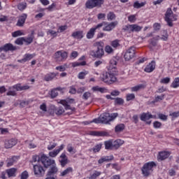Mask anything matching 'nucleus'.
Segmentation results:
<instances>
[{
	"mask_svg": "<svg viewBox=\"0 0 179 179\" xmlns=\"http://www.w3.org/2000/svg\"><path fill=\"white\" fill-rule=\"evenodd\" d=\"M117 61L111 59L109 65V72H105L102 74L101 78L103 82L108 85H113L117 80Z\"/></svg>",
	"mask_w": 179,
	"mask_h": 179,
	"instance_id": "1",
	"label": "nucleus"
},
{
	"mask_svg": "<svg viewBox=\"0 0 179 179\" xmlns=\"http://www.w3.org/2000/svg\"><path fill=\"white\" fill-rule=\"evenodd\" d=\"M94 50L90 52L93 58H103L104 57V43L101 41L95 42L93 44Z\"/></svg>",
	"mask_w": 179,
	"mask_h": 179,
	"instance_id": "2",
	"label": "nucleus"
},
{
	"mask_svg": "<svg viewBox=\"0 0 179 179\" xmlns=\"http://www.w3.org/2000/svg\"><path fill=\"white\" fill-rule=\"evenodd\" d=\"M156 166L157 165L155 162H150L145 163L141 169V171L144 177H149V176H150V174L153 173V168Z\"/></svg>",
	"mask_w": 179,
	"mask_h": 179,
	"instance_id": "3",
	"label": "nucleus"
},
{
	"mask_svg": "<svg viewBox=\"0 0 179 179\" xmlns=\"http://www.w3.org/2000/svg\"><path fill=\"white\" fill-rule=\"evenodd\" d=\"M38 157V162H40L45 169H48L52 164H55V160L47 157L45 154L42 155L41 157Z\"/></svg>",
	"mask_w": 179,
	"mask_h": 179,
	"instance_id": "4",
	"label": "nucleus"
},
{
	"mask_svg": "<svg viewBox=\"0 0 179 179\" xmlns=\"http://www.w3.org/2000/svg\"><path fill=\"white\" fill-rule=\"evenodd\" d=\"M177 20V15L173 13V10L171 8L166 10L165 13V21L166 22L169 27H173V22Z\"/></svg>",
	"mask_w": 179,
	"mask_h": 179,
	"instance_id": "5",
	"label": "nucleus"
},
{
	"mask_svg": "<svg viewBox=\"0 0 179 179\" xmlns=\"http://www.w3.org/2000/svg\"><path fill=\"white\" fill-rule=\"evenodd\" d=\"M54 59L56 62H64L68 59V53L64 50H59L55 53Z\"/></svg>",
	"mask_w": 179,
	"mask_h": 179,
	"instance_id": "6",
	"label": "nucleus"
},
{
	"mask_svg": "<svg viewBox=\"0 0 179 179\" xmlns=\"http://www.w3.org/2000/svg\"><path fill=\"white\" fill-rule=\"evenodd\" d=\"M92 122H95V124H108L110 122V113H104L98 118L94 119Z\"/></svg>",
	"mask_w": 179,
	"mask_h": 179,
	"instance_id": "7",
	"label": "nucleus"
},
{
	"mask_svg": "<svg viewBox=\"0 0 179 179\" xmlns=\"http://www.w3.org/2000/svg\"><path fill=\"white\" fill-rule=\"evenodd\" d=\"M142 29H143L142 27L136 24H127L123 27L124 31H127V33H134V31L136 33H138V31H141Z\"/></svg>",
	"mask_w": 179,
	"mask_h": 179,
	"instance_id": "8",
	"label": "nucleus"
},
{
	"mask_svg": "<svg viewBox=\"0 0 179 179\" xmlns=\"http://www.w3.org/2000/svg\"><path fill=\"white\" fill-rule=\"evenodd\" d=\"M48 113L50 115H56L59 116L62 115L64 113H65V109L62 106L55 107V106H50L48 109Z\"/></svg>",
	"mask_w": 179,
	"mask_h": 179,
	"instance_id": "9",
	"label": "nucleus"
},
{
	"mask_svg": "<svg viewBox=\"0 0 179 179\" xmlns=\"http://www.w3.org/2000/svg\"><path fill=\"white\" fill-rule=\"evenodd\" d=\"M107 24V22H103L100 24H98L96 27L91 28L89 31L87 33V38L90 39L93 38L94 37V33H96V30L97 29H100L101 27H103V26H106Z\"/></svg>",
	"mask_w": 179,
	"mask_h": 179,
	"instance_id": "10",
	"label": "nucleus"
},
{
	"mask_svg": "<svg viewBox=\"0 0 179 179\" xmlns=\"http://www.w3.org/2000/svg\"><path fill=\"white\" fill-rule=\"evenodd\" d=\"M135 50H136V48L134 46H131L129 48L124 55L125 61H131V59L135 57Z\"/></svg>",
	"mask_w": 179,
	"mask_h": 179,
	"instance_id": "11",
	"label": "nucleus"
},
{
	"mask_svg": "<svg viewBox=\"0 0 179 179\" xmlns=\"http://www.w3.org/2000/svg\"><path fill=\"white\" fill-rule=\"evenodd\" d=\"M34 173L36 177H42L45 174V170L41 165H34Z\"/></svg>",
	"mask_w": 179,
	"mask_h": 179,
	"instance_id": "12",
	"label": "nucleus"
},
{
	"mask_svg": "<svg viewBox=\"0 0 179 179\" xmlns=\"http://www.w3.org/2000/svg\"><path fill=\"white\" fill-rule=\"evenodd\" d=\"M16 50H17V47L13 45L12 43H6L3 47L0 48V51H5L6 52L16 51Z\"/></svg>",
	"mask_w": 179,
	"mask_h": 179,
	"instance_id": "13",
	"label": "nucleus"
},
{
	"mask_svg": "<svg viewBox=\"0 0 179 179\" xmlns=\"http://www.w3.org/2000/svg\"><path fill=\"white\" fill-rule=\"evenodd\" d=\"M118 25V21L112 22L108 24H106L103 28V31H111V30H114L115 27Z\"/></svg>",
	"mask_w": 179,
	"mask_h": 179,
	"instance_id": "14",
	"label": "nucleus"
},
{
	"mask_svg": "<svg viewBox=\"0 0 179 179\" xmlns=\"http://www.w3.org/2000/svg\"><path fill=\"white\" fill-rule=\"evenodd\" d=\"M155 69H156V62L152 60L146 66V67L144 69V71L147 72L148 73H150V72H153Z\"/></svg>",
	"mask_w": 179,
	"mask_h": 179,
	"instance_id": "15",
	"label": "nucleus"
},
{
	"mask_svg": "<svg viewBox=\"0 0 179 179\" xmlns=\"http://www.w3.org/2000/svg\"><path fill=\"white\" fill-rule=\"evenodd\" d=\"M27 19V14L23 13L21 16H20L17 22V26L19 27H23L24 25V23H26V20Z\"/></svg>",
	"mask_w": 179,
	"mask_h": 179,
	"instance_id": "16",
	"label": "nucleus"
},
{
	"mask_svg": "<svg viewBox=\"0 0 179 179\" xmlns=\"http://www.w3.org/2000/svg\"><path fill=\"white\" fill-rule=\"evenodd\" d=\"M122 145H124V141L121 139H117L114 141H112V149L117 150V149H120Z\"/></svg>",
	"mask_w": 179,
	"mask_h": 179,
	"instance_id": "17",
	"label": "nucleus"
},
{
	"mask_svg": "<svg viewBox=\"0 0 179 179\" xmlns=\"http://www.w3.org/2000/svg\"><path fill=\"white\" fill-rule=\"evenodd\" d=\"M64 148H65V145L62 144L58 149L54 150L53 151L50 152L49 156L50 157H57L59 152H61V150H64Z\"/></svg>",
	"mask_w": 179,
	"mask_h": 179,
	"instance_id": "18",
	"label": "nucleus"
},
{
	"mask_svg": "<svg viewBox=\"0 0 179 179\" xmlns=\"http://www.w3.org/2000/svg\"><path fill=\"white\" fill-rule=\"evenodd\" d=\"M16 143H17V141L15 138H11L5 141V148L6 149H10V148H13Z\"/></svg>",
	"mask_w": 179,
	"mask_h": 179,
	"instance_id": "19",
	"label": "nucleus"
},
{
	"mask_svg": "<svg viewBox=\"0 0 179 179\" xmlns=\"http://www.w3.org/2000/svg\"><path fill=\"white\" fill-rule=\"evenodd\" d=\"M34 57H36L35 54H25L23 59L18 60V62H20L21 64H23L24 62H27V61L33 59Z\"/></svg>",
	"mask_w": 179,
	"mask_h": 179,
	"instance_id": "20",
	"label": "nucleus"
},
{
	"mask_svg": "<svg viewBox=\"0 0 179 179\" xmlns=\"http://www.w3.org/2000/svg\"><path fill=\"white\" fill-rule=\"evenodd\" d=\"M60 159L59 160L62 167H65L66 165L68 164V157H66V155L65 153H62L61 155H60Z\"/></svg>",
	"mask_w": 179,
	"mask_h": 179,
	"instance_id": "21",
	"label": "nucleus"
},
{
	"mask_svg": "<svg viewBox=\"0 0 179 179\" xmlns=\"http://www.w3.org/2000/svg\"><path fill=\"white\" fill-rule=\"evenodd\" d=\"M71 37L73 38H77L78 40H82L83 38V31H76L72 33Z\"/></svg>",
	"mask_w": 179,
	"mask_h": 179,
	"instance_id": "22",
	"label": "nucleus"
},
{
	"mask_svg": "<svg viewBox=\"0 0 179 179\" xmlns=\"http://www.w3.org/2000/svg\"><path fill=\"white\" fill-rule=\"evenodd\" d=\"M111 160H114V156H113V155L103 157L98 160V163H99V164H103V163H104V162H111Z\"/></svg>",
	"mask_w": 179,
	"mask_h": 179,
	"instance_id": "23",
	"label": "nucleus"
},
{
	"mask_svg": "<svg viewBox=\"0 0 179 179\" xmlns=\"http://www.w3.org/2000/svg\"><path fill=\"white\" fill-rule=\"evenodd\" d=\"M58 173V168L55 164L50 166V168L48 172V176H55Z\"/></svg>",
	"mask_w": 179,
	"mask_h": 179,
	"instance_id": "24",
	"label": "nucleus"
},
{
	"mask_svg": "<svg viewBox=\"0 0 179 179\" xmlns=\"http://www.w3.org/2000/svg\"><path fill=\"white\" fill-rule=\"evenodd\" d=\"M18 157L16 156H13L11 158H9L7 159V167H10L11 166H13L15 163H16L18 160Z\"/></svg>",
	"mask_w": 179,
	"mask_h": 179,
	"instance_id": "25",
	"label": "nucleus"
},
{
	"mask_svg": "<svg viewBox=\"0 0 179 179\" xmlns=\"http://www.w3.org/2000/svg\"><path fill=\"white\" fill-rule=\"evenodd\" d=\"M90 135L92 136H107L108 134L105 131H92L90 132Z\"/></svg>",
	"mask_w": 179,
	"mask_h": 179,
	"instance_id": "26",
	"label": "nucleus"
},
{
	"mask_svg": "<svg viewBox=\"0 0 179 179\" xmlns=\"http://www.w3.org/2000/svg\"><path fill=\"white\" fill-rule=\"evenodd\" d=\"M146 87V85L145 84H139L135 87H132L131 88V92H139V90H143Z\"/></svg>",
	"mask_w": 179,
	"mask_h": 179,
	"instance_id": "27",
	"label": "nucleus"
},
{
	"mask_svg": "<svg viewBox=\"0 0 179 179\" xmlns=\"http://www.w3.org/2000/svg\"><path fill=\"white\" fill-rule=\"evenodd\" d=\"M17 171V169L11 168L6 170V173L9 178L10 177H16V172Z\"/></svg>",
	"mask_w": 179,
	"mask_h": 179,
	"instance_id": "28",
	"label": "nucleus"
},
{
	"mask_svg": "<svg viewBox=\"0 0 179 179\" xmlns=\"http://www.w3.org/2000/svg\"><path fill=\"white\" fill-rule=\"evenodd\" d=\"M85 6L87 9H93V8H96L94 0H87L85 3Z\"/></svg>",
	"mask_w": 179,
	"mask_h": 179,
	"instance_id": "29",
	"label": "nucleus"
},
{
	"mask_svg": "<svg viewBox=\"0 0 179 179\" xmlns=\"http://www.w3.org/2000/svg\"><path fill=\"white\" fill-rule=\"evenodd\" d=\"M150 118H155V117L149 113H143L141 115V121H148V120H150Z\"/></svg>",
	"mask_w": 179,
	"mask_h": 179,
	"instance_id": "30",
	"label": "nucleus"
},
{
	"mask_svg": "<svg viewBox=\"0 0 179 179\" xmlns=\"http://www.w3.org/2000/svg\"><path fill=\"white\" fill-rule=\"evenodd\" d=\"M170 156V153L166 151H163L159 152V160H165V159H167Z\"/></svg>",
	"mask_w": 179,
	"mask_h": 179,
	"instance_id": "31",
	"label": "nucleus"
},
{
	"mask_svg": "<svg viewBox=\"0 0 179 179\" xmlns=\"http://www.w3.org/2000/svg\"><path fill=\"white\" fill-rule=\"evenodd\" d=\"M61 103L64 106L65 110H71V111H75L76 108L74 107H71L69 104H68V101H62Z\"/></svg>",
	"mask_w": 179,
	"mask_h": 179,
	"instance_id": "32",
	"label": "nucleus"
},
{
	"mask_svg": "<svg viewBox=\"0 0 179 179\" xmlns=\"http://www.w3.org/2000/svg\"><path fill=\"white\" fill-rule=\"evenodd\" d=\"M70 173H73V168L68 167L61 173L60 176L61 177H65V176H67V174H70Z\"/></svg>",
	"mask_w": 179,
	"mask_h": 179,
	"instance_id": "33",
	"label": "nucleus"
},
{
	"mask_svg": "<svg viewBox=\"0 0 179 179\" xmlns=\"http://www.w3.org/2000/svg\"><path fill=\"white\" fill-rule=\"evenodd\" d=\"M171 87H173V89H177L179 87V78H175L172 83L171 84Z\"/></svg>",
	"mask_w": 179,
	"mask_h": 179,
	"instance_id": "34",
	"label": "nucleus"
},
{
	"mask_svg": "<svg viewBox=\"0 0 179 179\" xmlns=\"http://www.w3.org/2000/svg\"><path fill=\"white\" fill-rule=\"evenodd\" d=\"M17 94L16 93V90H15V88L13 87H10L8 88V92L6 93V96H16Z\"/></svg>",
	"mask_w": 179,
	"mask_h": 179,
	"instance_id": "35",
	"label": "nucleus"
},
{
	"mask_svg": "<svg viewBox=\"0 0 179 179\" xmlns=\"http://www.w3.org/2000/svg\"><path fill=\"white\" fill-rule=\"evenodd\" d=\"M101 146H103V144L101 143L96 144L93 148L90 150V152L92 150L94 153H97L99 150H101Z\"/></svg>",
	"mask_w": 179,
	"mask_h": 179,
	"instance_id": "36",
	"label": "nucleus"
},
{
	"mask_svg": "<svg viewBox=\"0 0 179 179\" xmlns=\"http://www.w3.org/2000/svg\"><path fill=\"white\" fill-rule=\"evenodd\" d=\"M17 6V9L22 12L27 8V3L26 2H22L18 3Z\"/></svg>",
	"mask_w": 179,
	"mask_h": 179,
	"instance_id": "37",
	"label": "nucleus"
},
{
	"mask_svg": "<svg viewBox=\"0 0 179 179\" xmlns=\"http://www.w3.org/2000/svg\"><path fill=\"white\" fill-rule=\"evenodd\" d=\"M124 128L125 125L124 124H120L115 127V132H121L124 131Z\"/></svg>",
	"mask_w": 179,
	"mask_h": 179,
	"instance_id": "38",
	"label": "nucleus"
},
{
	"mask_svg": "<svg viewBox=\"0 0 179 179\" xmlns=\"http://www.w3.org/2000/svg\"><path fill=\"white\" fill-rule=\"evenodd\" d=\"M105 149L113 150V141H105Z\"/></svg>",
	"mask_w": 179,
	"mask_h": 179,
	"instance_id": "39",
	"label": "nucleus"
},
{
	"mask_svg": "<svg viewBox=\"0 0 179 179\" xmlns=\"http://www.w3.org/2000/svg\"><path fill=\"white\" fill-rule=\"evenodd\" d=\"M110 45H112V47L113 48H118V47H120V45H121L120 44V40L118 39H115L114 41H113L111 43H110Z\"/></svg>",
	"mask_w": 179,
	"mask_h": 179,
	"instance_id": "40",
	"label": "nucleus"
},
{
	"mask_svg": "<svg viewBox=\"0 0 179 179\" xmlns=\"http://www.w3.org/2000/svg\"><path fill=\"white\" fill-rule=\"evenodd\" d=\"M133 6L135 9H139L141 8H143V6H145V3H139V1H136L134 2Z\"/></svg>",
	"mask_w": 179,
	"mask_h": 179,
	"instance_id": "41",
	"label": "nucleus"
},
{
	"mask_svg": "<svg viewBox=\"0 0 179 179\" xmlns=\"http://www.w3.org/2000/svg\"><path fill=\"white\" fill-rule=\"evenodd\" d=\"M34 39V36H29L28 38H24V43H27V45L31 44L33 43V40Z\"/></svg>",
	"mask_w": 179,
	"mask_h": 179,
	"instance_id": "42",
	"label": "nucleus"
},
{
	"mask_svg": "<svg viewBox=\"0 0 179 179\" xmlns=\"http://www.w3.org/2000/svg\"><path fill=\"white\" fill-rule=\"evenodd\" d=\"M96 8H101V5L104 4V0H94Z\"/></svg>",
	"mask_w": 179,
	"mask_h": 179,
	"instance_id": "43",
	"label": "nucleus"
},
{
	"mask_svg": "<svg viewBox=\"0 0 179 179\" xmlns=\"http://www.w3.org/2000/svg\"><path fill=\"white\" fill-rule=\"evenodd\" d=\"M23 43H24V37L18 38L15 41V43L17 45H23Z\"/></svg>",
	"mask_w": 179,
	"mask_h": 179,
	"instance_id": "44",
	"label": "nucleus"
},
{
	"mask_svg": "<svg viewBox=\"0 0 179 179\" xmlns=\"http://www.w3.org/2000/svg\"><path fill=\"white\" fill-rule=\"evenodd\" d=\"M55 78V74H48L45 76V80L46 82H50V80H52Z\"/></svg>",
	"mask_w": 179,
	"mask_h": 179,
	"instance_id": "45",
	"label": "nucleus"
},
{
	"mask_svg": "<svg viewBox=\"0 0 179 179\" xmlns=\"http://www.w3.org/2000/svg\"><path fill=\"white\" fill-rule=\"evenodd\" d=\"M115 104H117V106H122V104H124V99L122 98H115Z\"/></svg>",
	"mask_w": 179,
	"mask_h": 179,
	"instance_id": "46",
	"label": "nucleus"
},
{
	"mask_svg": "<svg viewBox=\"0 0 179 179\" xmlns=\"http://www.w3.org/2000/svg\"><path fill=\"white\" fill-rule=\"evenodd\" d=\"M168 38H169V34L167 33L166 30H164L162 37H161V40H163L164 41H167Z\"/></svg>",
	"mask_w": 179,
	"mask_h": 179,
	"instance_id": "47",
	"label": "nucleus"
},
{
	"mask_svg": "<svg viewBox=\"0 0 179 179\" xmlns=\"http://www.w3.org/2000/svg\"><path fill=\"white\" fill-rule=\"evenodd\" d=\"M101 175V172L97 171H94L93 174L91 176V177L90 178H91V179H96V177H99Z\"/></svg>",
	"mask_w": 179,
	"mask_h": 179,
	"instance_id": "48",
	"label": "nucleus"
},
{
	"mask_svg": "<svg viewBox=\"0 0 179 179\" xmlns=\"http://www.w3.org/2000/svg\"><path fill=\"white\" fill-rule=\"evenodd\" d=\"M89 73L87 71H82L78 73V79H85V77Z\"/></svg>",
	"mask_w": 179,
	"mask_h": 179,
	"instance_id": "49",
	"label": "nucleus"
},
{
	"mask_svg": "<svg viewBox=\"0 0 179 179\" xmlns=\"http://www.w3.org/2000/svg\"><path fill=\"white\" fill-rule=\"evenodd\" d=\"M29 178V172L27 171H23L20 175V179H27Z\"/></svg>",
	"mask_w": 179,
	"mask_h": 179,
	"instance_id": "50",
	"label": "nucleus"
},
{
	"mask_svg": "<svg viewBox=\"0 0 179 179\" xmlns=\"http://www.w3.org/2000/svg\"><path fill=\"white\" fill-rule=\"evenodd\" d=\"M23 32H22L20 30L15 31L12 33L13 37H19V36H23Z\"/></svg>",
	"mask_w": 179,
	"mask_h": 179,
	"instance_id": "51",
	"label": "nucleus"
},
{
	"mask_svg": "<svg viewBox=\"0 0 179 179\" xmlns=\"http://www.w3.org/2000/svg\"><path fill=\"white\" fill-rule=\"evenodd\" d=\"M108 20H114L115 19V14L113 12H110L107 15Z\"/></svg>",
	"mask_w": 179,
	"mask_h": 179,
	"instance_id": "52",
	"label": "nucleus"
},
{
	"mask_svg": "<svg viewBox=\"0 0 179 179\" xmlns=\"http://www.w3.org/2000/svg\"><path fill=\"white\" fill-rule=\"evenodd\" d=\"M50 96H51L52 99H55V97H57V96H58V92L57 91V90H55V88L53 90H52V91L50 92Z\"/></svg>",
	"mask_w": 179,
	"mask_h": 179,
	"instance_id": "53",
	"label": "nucleus"
},
{
	"mask_svg": "<svg viewBox=\"0 0 179 179\" xmlns=\"http://www.w3.org/2000/svg\"><path fill=\"white\" fill-rule=\"evenodd\" d=\"M105 51L106 52H107L108 54H111V52H114V50L113 49V48L110 45H106L105 48Z\"/></svg>",
	"mask_w": 179,
	"mask_h": 179,
	"instance_id": "54",
	"label": "nucleus"
},
{
	"mask_svg": "<svg viewBox=\"0 0 179 179\" xmlns=\"http://www.w3.org/2000/svg\"><path fill=\"white\" fill-rule=\"evenodd\" d=\"M128 20L131 23H135L136 21V17H135V15H131L128 17Z\"/></svg>",
	"mask_w": 179,
	"mask_h": 179,
	"instance_id": "55",
	"label": "nucleus"
},
{
	"mask_svg": "<svg viewBox=\"0 0 179 179\" xmlns=\"http://www.w3.org/2000/svg\"><path fill=\"white\" fill-rule=\"evenodd\" d=\"M118 117V113H112L111 115H110V118H109V121H114V120H115L117 117Z\"/></svg>",
	"mask_w": 179,
	"mask_h": 179,
	"instance_id": "56",
	"label": "nucleus"
},
{
	"mask_svg": "<svg viewBox=\"0 0 179 179\" xmlns=\"http://www.w3.org/2000/svg\"><path fill=\"white\" fill-rule=\"evenodd\" d=\"M13 89H15V92H22V85L21 84H17L13 86Z\"/></svg>",
	"mask_w": 179,
	"mask_h": 179,
	"instance_id": "57",
	"label": "nucleus"
},
{
	"mask_svg": "<svg viewBox=\"0 0 179 179\" xmlns=\"http://www.w3.org/2000/svg\"><path fill=\"white\" fill-rule=\"evenodd\" d=\"M135 99V94H128L127 95V101H131V100H134Z\"/></svg>",
	"mask_w": 179,
	"mask_h": 179,
	"instance_id": "58",
	"label": "nucleus"
},
{
	"mask_svg": "<svg viewBox=\"0 0 179 179\" xmlns=\"http://www.w3.org/2000/svg\"><path fill=\"white\" fill-rule=\"evenodd\" d=\"M166 96V95L164 94H162V95H159V96H157L155 97V101H157V103L159 102V101H162V100H164V96Z\"/></svg>",
	"mask_w": 179,
	"mask_h": 179,
	"instance_id": "59",
	"label": "nucleus"
},
{
	"mask_svg": "<svg viewBox=\"0 0 179 179\" xmlns=\"http://www.w3.org/2000/svg\"><path fill=\"white\" fill-rule=\"evenodd\" d=\"M91 96H92V94H90V92H85L83 95V99L87 100L89 97H90Z\"/></svg>",
	"mask_w": 179,
	"mask_h": 179,
	"instance_id": "60",
	"label": "nucleus"
},
{
	"mask_svg": "<svg viewBox=\"0 0 179 179\" xmlns=\"http://www.w3.org/2000/svg\"><path fill=\"white\" fill-rule=\"evenodd\" d=\"M69 93H70V94H76V88H75L74 86L69 87Z\"/></svg>",
	"mask_w": 179,
	"mask_h": 179,
	"instance_id": "61",
	"label": "nucleus"
},
{
	"mask_svg": "<svg viewBox=\"0 0 179 179\" xmlns=\"http://www.w3.org/2000/svg\"><path fill=\"white\" fill-rule=\"evenodd\" d=\"M162 27V26L160 25L159 23H155L153 24V29L155 31H159V30H160V28Z\"/></svg>",
	"mask_w": 179,
	"mask_h": 179,
	"instance_id": "62",
	"label": "nucleus"
},
{
	"mask_svg": "<svg viewBox=\"0 0 179 179\" xmlns=\"http://www.w3.org/2000/svg\"><path fill=\"white\" fill-rule=\"evenodd\" d=\"M170 80H171L170 78L166 77L165 78L162 79L160 83L167 85V83H170Z\"/></svg>",
	"mask_w": 179,
	"mask_h": 179,
	"instance_id": "63",
	"label": "nucleus"
},
{
	"mask_svg": "<svg viewBox=\"0 0 179 179\" xmlns=\"http://www.w3.org/2000/svg\"><path fill=\"white\" fill-rule=\"evenodd\" d=\"M153 127L155 129L160 128V127H162V122L155 121L153 123Z\"/></svg>",
	"mask_w": 179,
	"mask_h": 179,
	"instance_id": "64",
	"label": "nucleus"
}]
</instances>
